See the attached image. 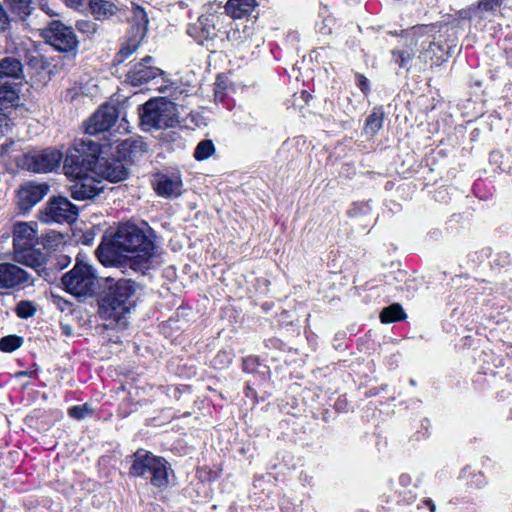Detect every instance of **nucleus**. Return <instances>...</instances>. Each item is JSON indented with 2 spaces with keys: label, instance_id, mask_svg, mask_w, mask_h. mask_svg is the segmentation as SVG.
Segmentation results:
<instances>
[{
  "label": "nucleus",
  "instance_id": "33",
  "mask_svg": "<svg viewBox=\"0 0 512 512\" xmlns=\"http://www.w3.org/2000/svg\"><path fill=\"white\" fill-rule=\"evenodd\" d=\"M15 313L19 318L28 319L35 315L36 307L31 301L22 300L17 303Z\"/></svg>",
  "mask_w": 512,
  "mask_h": 512
},
{
  "label": "nucleus",
  "instance_id": "36",
  "mask_svg": "<svg viewBox=\"0 0 512 512\" xmlns=\"http://www.w3.org/2000/svg\"><path fill=\"white\" fill-rule=\"evenodd\" d=\"M69 415L75 419H84L93 413V409L88 405H76L69 409Z\"/></svg>",
  "mask_w": 512,
  "mask_h": 512
},
{
  "label": "nucleus",
  "instance_id": "31",
  "mask_svg": "<svg viewBox=\"0 0 512 512\" xmlns=\"http://www.w3.org/2000/svg\"><path fill=\"white\" fill-rule=\"evenodd\" d=\"M23 344V338L17 335H7L0 340V350L5 353H11Z\"/></svg>",
  "mask_w": 512,
  "mask_h": 512
},
{
  "label": "nucleus",
  "instance_id": "18",
  "mask_svg": "<svg viewBox=\"0 0 512 512\" xmlns=\"http://www.w3.org/2000/svg\"><path fill=\"white\" fill-rule=\"evenodd\" d=\"M30 275L12 263H0V289H11L29 282Z\"/></svg>",
  "mask_w": 512,
  "mask_h": 512
},
{
  "label": "nucleus",
  "instance_id": "15",
  "mask_svg": "<svg viewBox=\"0 0 512 512\" xmlns=\"http://www.w3.org/2000/svg\"><path fill=\"white\" fill-rule=\"evenodd\" d=\"M152 61L151 56H146L140 62L133 65L127 73L128 82L133 86H140L162 76L164 72L151 65Z\"/></svg>",
  "mask_w": 512,
  "mask_h": 512
},
{
  "label": "nucleus",
  "instance_id": "16",
  "mask_svg": "<svg viewBox=\"0 0 512 512\" xmlns=\"http://www.w3.org/2000/svg\"><path fill=\"white\" fill-rule=\"evenodd\" d=\"M153 187L164 198H177L183 192V183L179 174L158 173L154 176Z\"/></svg>",
  "mask_w": 512,
  "mask_h": 512
},
{
  "label": "nucleus",
  "instance_id": "1",
  "mask_svg": "<svg viewBox=\"0 0 512 512\" xmlns=\"http://www.w3.org/2000/svg\"><path fill=\"white\" fill-rule=\"evenodd\" d=\"M131 254L129 265L135 271L148 270L156 258L152 232L127 222L120 224L110 238H103L96 250L99 261L105 266L121 264V257Z\"/></svg>",
  "mask_w": 512,
  "mask_h": 512
},
{
  "label": "nucleus",
  "instance_id": "22",
  "mask_svg": "<svg viewBox=\"0 0 512 512\" xmlns=\"http://www.w3.org/2000/svg\"><path fill=\"white\" fill-rule=\"evenodd\" d=\"M3 2L10 14L20 22H26L35 10L34 0H4Z\"/></svg>",
  "mask_w": 512,
  "mask_h": 512
},
{
  "label": "nucleus",
  "instance_id": "34",
  "mask_svg": "<svg viewBox=\"0 0 512 512\" xmlns=\"http://www.w3.org/2000/svg\"><path fill=\"white\" fill-rule=\"evenodd\" d=\"M38 8L49 17L60 15L59 5L54 0H36Z\"/></svg>",
  "mask_w": 512,
  "mask_h": 512
},
{
  "label": "nucleus",
  "instance_id": "8",
  "mask_svg": "<svg viewBox=\"0 0 512 512\" xmlns=\"http://www.w3.org/2000/svg\"><path fill=\"white\" fill-rule=\"evenodd\" d=\"M41 36L47 44L60 53L75 58L79 50V40L74 29L60 20L49 22L47 27L42 29Z\"/></svg>",
  "mask_w": 512,
  "mask_h": 512
},
{
  "label": "nucleus",
  "instance_id": "27",
  "mask_svg": "<svg viewBox=\"0 0 512 512\" xmlns=\"http://www.w3.org/2000/svg\"><path fill=\"white\" fill-rule=\"evenodd\" d=\"M90 9L98 20L108 19L118 11L117 6L107 0H90Z\"/></svg>",
  "mask_w": 512,
  "mask_h": 512
},
{
  "label": "nucleus",
  "instance_id": "14",
  "mask_svg": "<svg viewBox=\"0 0 512 512\" xmlns=\"http://www.w3.org/2000/svg\"><path fill=\"white\" fill-rule=\"evenodd\" d=\"M50 191V186L45 183L28 182L18 192V205L21 211L27 212L39 203Z\"/></svg>",
  "mask_w": 512,
  "mask_h": 512
},
{
  "label": "nucleus",
  "instance_id": "3",
  "mask_svg": "<svg viewBox=\"0 0 512 512\" xmlns=\"http://www.w3.org/2000/svg\"><path fill=\"white\" fill-rule=\"evenodd\" d=\"M108 291L99 301V314L103 319L120 323L134 307L136 284L130 279L107 277Z\"/></svg>",
  "mask_w": 512,
  "mask_h": 512
},
{
  "label": "nucleus",
  "instance_id": "11",
  "mask_svg": "<svg viewBox=\"0 0 512 512\" xmlns=\"http://www.w3.org/2000/svg\"><path fill=\"white\" fill-rule=\"evenodd\" d=\"M119 112L116 106L102 105L86 122L85 132L92 136L108 131L117 121Z\"/></svg>",
  "mask_w": 512,
  "mask_h": 512
},
{
  "label": "nucleus",
  "instance_id": "2",
  "mask_svg": "<svg viewBox=\"0 0 512 512\" xmlns=\"http://www.w3.org/2000/svg\"><path fill=\"white\" fill-rule=\"evenodd\" d=\"M455 34L448 24L418 25L409 32L412 44L421 47L419 59L431 67L447 61L455 47Z\"/></svg>",
  "mask_w": 512,
  "mask_h": 512
},
{
  "label": "nucleus",
  "instance_id": "43",
  "mask_svg": "<svg viewBox=\"0 0 512 512\" xmlns=\"http://www.w3.org/2000/svg\"><path fill=\"white\" fill-rule=\"evenodd\" d=\"M203 31L206 32L205 38L213 39L216 36V29L214 25L203 27Z\"/></svg>",
  "mask_w": 512,
  "mask_h": 512
},
{
  "label": "nucleus",
  "instance_id": "21",
  "mask_svg": "<svg viewBox=\"0 0 512 512\" xmlns=\"http://www.w3.org/2000/svg\"><path fill=\"white\" fill-rule=\"evenodd\" d=\"M0 84V111L6 113L19 105L21 84L15 82Z\"/></svg>",
  "mask_w": 512,
  "mask_h": 512
},
{
  "label": "nucleus",
  "instance_id": "50",
  "mask_svg": "<svg viewBox=\"0 0 512 512\" xmlns=\"http://www.w3.org/2000/svg\"><path fill=\"white\" fill-rule=\"evenodd\" d=\"M199 21H200V24H201V25H203V24H204V21H203V19H202V18H200V19H199Z\"/></svg>",
  "mask_w": 512,
  "mask_h": 512
},
{
  "label": "nucleus",
  "instance_id": "44",
  "mask_svg": "<svg viewBox=\"0 0 512 512\" xmlns=\"http://www.w3.org/2000/svg\"><path fill=\"white\" fill-rule=\"evenodd\" d=\"M424 503L429 508V510L431 512L436 511V505L434 504V502L431 499L428 498V499L424 500Z\"/></svg>",
  "mask_w": 512,
  "mask_h": 512
},
{
  "label": "nucleus",
  "instance_id": "5",
  "mask_svg": "<svg viewBox=\"0 0 512 512\" xmlns=\"http://www.w3.org/2000/svg\"><path fill=\"white\" fill-rule=\"evenodd\" d=\"M130 458V476L149 480L157 488H165L168 485V463L163 457L139 449Z\"/></svg>",
  "mask_w": 512,
  "mask_h": 512
},
{
  "label": "nucleus",
  "instance_id": "23",
  "mask_svg": "<svg viewBox=\"0 0 512 512\" xmlns=\"http://www.w3.org/2000/svg\"><path fill=\"white\" fill-rule=\"evenodd\" d=\"M256 6V0H228L225 11L231 18L241 19L250 15Z\"/></svg>",
  "mask_w": 512,
  "mask_h": 512
},
{
  "label": "nucleus",
  "instance_id": "12",
  "mask_svg": "<svg viewBox=\"0 0 512 512\" xmlns=\"http://www.w3.org/2000/svg\"><path fill=\"white\" fill-rule=\"evenodd\" d=\"M93 175L116 183L123 181L128 176V168L118 157L105 158L101 154L97 157Z\"/></svg>",
  "mask_w": 512,
  "mask_h": 512
},
{
  "label": "nucleus",
  "instance_id": "39",
  "mask_svg": "<svg viewBox=\"0 0 512 512\" xmlns=\"http://www.w3.org/2000/svg\"><path fill=\"white\" fill-rule=\"evenodd\" d=\"M504 0H480L478 8L483 11L493 12L497 7L501 6Z\"/></svg>",
  "mask_w": 512,
  "mask_h": 512
},
{
  "label": "nucleus",
  "instance_id": "42",
  "mask_svg": "<svg viewBox=\"0 0 512 512\" xmlns=\"http://www.w3.org/2000/svg\"><path fill=\"white\" fill-rule=\"evenodd\" d=\"M15 145L14 142L6 143L0 146V156H8L10 149Z\"/></svg>",
  "mask_w": 512,
  "mask_h": 512
},
{
  "label": "nucleus",
  "instance_id": "37",
  "mask_svg": "<svg viewBox=\"0 0 512 512\" xmlns=\"http://www.w3.org/2000/svg\"><path fill=\"white\" fill-rule=\"evenodd\" d=\"M75 26L79 32L87 35H93L97 31V24L90 20H78Z\"/></svg>",
  "mask_w": 512,
  "mask_h": 512
},
{
  "label": "nucleus",
  "instance_id": "28",
  "mask_svg": "<svg viewBox=\"0 0 512 512\" xmlns=\"http://www.w3.org/2000/svg\"><path fill=\"white\" fill-rule=\"evenodd\" d=\"M405 318L406 314L402 306L398 303L385 307L380 313V320L382 323H392Z\"/></svg>",
  "mask_w": 512,
  "mask_h": 512
},
{
  "label": "nucleus",
  "instance_id": "25",
  "mask_svg": "<svg viewBox=\"0 0 512 512\" xmlns=\"http://www.w3.org/2000/svg\"><path fill=\"white\" fill-rule=\"evenodd\" d=\"M15 258L18 262L34 268L40 275V268L46 261V256L39 250H35L34 247L28 248L27 251H19L15 253Z\"/></svg>",
  "mask_w": 512,
  "mask_h": 512
},
{
  "label": "nucleus",
  "instance_id": "24",
  "mask_svg": "<svg viewBox=\"0 0 512 512\" xmlns=\"http://www.w3.org/2000/svg\"><path fill=\"white\" fill-rule=\"evenodd\" d=\"M131 14H132L131 18H130L131 28H130L129 32L133 33L135 35H138V33L140 34V32L143 31V37L145 38L147 31H148V24H149V19H148L147 13L141 6H139L135 3H132Z\"/></svg>",
  "mask_w": 512,
  "mask_h": 512
},
{
  "label": "nucleus",
  "instance_id": "49",
  "mask_svg": "<svg viewBox=\"0 0 512 512\" xmlns=\"http://www.w3.org/2000/svg\"><path fill=\"white\" fill-rule=\"evenodd\" d=\"M406 477L402 476L401 477V481H404V482H407V479H405Z\"/></svg>",
  "mask_w": 512,
  "mask_h": 512
},
{
  "label": "nucleus",
  "instance_id": "20",
  "mask_svg": "<svg viewBox=\"0 0 512 512\" xmlns=\"http://www.w3.org/2000/svg\"><path fill=\"white\" fill-rule=\"evenodd\" d=\"M24 66L20 59L14 56H6L0 60V83H9V80H24Z\"/></svg>",
  "mask_w": 512,
  "mask_h": 512
},
{
  "label": "nucleus",
  "instance_id": "47",
  "mask_svg": "<svg viewBox=\"0 0 512 512\" xmlns=\"http://www.w3.org/2000/svg\"><path fill=\"white\" fill-rule=\"evenodd\" d=\"M33 372H27V371H20L15 374V377L20 378L24 376H30Z\"/></svg>",
  "mask_w": 512,
  "mask_h": 512
},
{
  "label": "nucleus",
  "instance_id": "19",
  "mask_svg": "<svg viewBox=\"0 0 512 512\" xmlns=\"http://www.w3.org/2000/svg\"><path fill=\"white\" fill-rule=\"evenodd\" d=\"M36 223L19 222L14 225V252L27 251L36 243Z\"/></svg>",
  "mask_w": 512,
  "mask_h": 512
},
{
  "label": "nucleus",
  "instance_id": "45",
  "mask_svg": "<svg viewBox=\"0 0 512 512\" xmlns=\"http://www.w3.org/2000/svg\"><path fill=\"white\" fill-rule=\"evenodd\" d=\"M256 363V360L253 359V358H247L246 360H244V369L248 370L249 367H251V365H254Z\"/></svg>",
  "mask_w": 512,
  "mask_h": 512
},
{
  "label": "nucleus",
  "instance_id": "17",
  "mask_svg": "<svg viewBox=\"0 0 512 512\" xmlns=\"http://www.w3.org/2000/svg\"><path fill=\"white\" fill-rule=\"evenodd\" d=\"M146 152L147 145L141 138H127L116 147L117 157L125 164L138 162Z\"/></svg>",
  "mask_w": 512,
  "mask_h": 512
},
{
  "label": "nucleus",
  "instance_id": "10",
  "mask_svg": "<svg viewBox=\"0 0 512 512\" xmlns=\"http://www.w3.org/2000/svg\"><path fill=\"white\" fill-rule=\"evenodd\" d=\"M42 218L45 222H73L78 216V208L72 204L66 197L55 196L50 198Z\"/></svg>",
  "mask_w": 512,
  "mask_h": 512
},
{
  "label": "nucleus",
  "instance_id": "46",
  "mask_svg": "<svg viewBox=\"0 0 512 512\" xmlns=\"http://www.w3.org/2000/svg\"><path fill=\"white\" fill-rule=\"evenodd\" d=\"M170 137L171 140L175 141L177 138H179V135L176 132H169L165 134V138Z\"/></svg>",
  "mask_w": 512,
  "mask_h": 512
},
{
  "label": "nucleus",
  "instance_id": "40",
  "mask_svg": "<svg viewBox=\"0 0 512 512\" xmlns=\"http://www.w3.org/2000/svg\"><path fill=\"white\" fill-rule=\"evenodd\" d=\"M357 85L360 90L367 95L370 91L369 89V80L362 74H356Z\"/></svg>",
  "mask_w": 512,
  "mask_h": 512
},
{
  "label": "nucleus",
  "instance_id": "38",
  "mask_svg": "<svg viewBox=\"0 0 512 512\" xmlns=\"http://www.w3.org/2000/svg\"><path fill=\"white\" fill-rule=\"evenodd\" d=\"M27 65L37 72L47 68V61L42 55H31L28 57Z\"/></svg>",
  "mask_w": 512,
  "mask_h": 512
},
{
  "label": "nucleus",
  "instance_id": "9",
  "mask_svg": "<svg viewBox=\"0 0 512 512\" xmlns=\"http://www.w3.org/2000/svg\"><path fill=\"white\" fill-rule=\"evenodd\" d=\"M63 160V153L54 148L30 150L15 157L19 168L36 173L52 172Z\"/></svg>",
  "mask_w": 512,
  "mask_h": 512
},
{
  "label": "nucleus",
  "instance_id": "7",
  "mask_svg": "<svg viewBox=\"0 0 512 512\" xmlns=\"http://www.w3.org/2000/svg\"><path fill=\"white\" fill-rule=\"evenodd\" d=\"M65 290L79 300H85L96 294L98 280L90 265L77 262L75 266L62 277Z\"/></svg>",
  "mask_w": 512,
  "mask_h": 512
},
{
  "label": "nucleus",
  "instance_id": "35",
  "mask_svg": "<svg viewBox=\"0 0 512 512\" xmlns=\"http://www.w3.org/2000/svg\"><path fill=\"white\" fill-rule=\"evenodd\" d=\"M392 56H393L394 62L400 68H404V67H406L407 63L413 58L414 53L407 51V50H402V51L393 50Z\"/></svg>",
  "mask_w": 512,
  "mask_h": 512
},
{
  "label": "nucleus",
  "instance_id": "13",
  "mask_svg": "<svg viewBox=\"0 0 512 512\" xmlns=\"http://www.w3.org/2000/svg\"><path fill=\"white\" fill-rule=\"evenodd\" d=\"M72 179L74 183L70 186V194L77 201L94 199L105 188L102 181L97 180L93 174Z\"/></svg>",
  "mask_w": 512,
  "mask_h": 512
},
{
  "label": "nucleus",
  "instance_id": "26",
  "mask_svg": "<svg viewBox=\"0 0 512 512\" xmlns=\"http://www.w3.org/2000/svg\"><path fill=\"white\" fill-rule=\"evenodd\" d=\"M143 39V31L140 32V34L138 33V35L129 32L126 43L116 54L114 62L116 64H121L122 62H124L128 57H130L134 52L137 51Z\"/></svg>",
  "mask_w": 512,
  "mask_h": 512
},
{
  "label": "nucleus",
  "instance_id": "41",
  "mask_svg": "<svg viewBox=\"0 0 512 512\" xmlns=\"http://www.w3.org/2000/svg\"><path fill=\"white\" fill-rule=\"evenodd\" d=\"M9 120L7 113H0V136L4 134V127L8 126Z\"/></svg>",
  "mask_w": 512,
  "mask_h": 512
},
{
  "label": "nucleus",
  "instance_id": "48",
  "mask_svg": "<svg viewBox=\"0 0 512 512\" xmlns=\"http://www.w3.org/2000/svg\"><path fill=\"white\" fill-rule=\"evenodd\" d=\"M406 477L402 476L401 477V481H404V482H407V479H405Z\"/></svg>",
  "mask_w": 512,
  "mask_h": 512
},
{
  "label": "nucleus",
  "instance_id": "30",
  "mask_svg": "<svg viewBox=\"0 0 512 512\" xmlns=\"http://www.w3.org/2000/svg\"><path fill=\"white\" fill-rule=\"evenodd\" d=\"M215 151L216 148L213 141L204 139L197 144L193 156L197 161H204L212 156Z\"/></svg>",
  "mask_w": 512,
  "mask_h": 512
},
{
  "label": "nucleus",
  "instance_id": "32",
  "mask_svg": "<svg viewBox=\"0 0 512 512\" xmlns=\"http://www.w3.org/2000/svg\"><path fill=\"white\" fill-rule=\"evenodd\" d=\"M14 19L4 2H0V35L10 33L12 30V23Z\"/></svg>",
  "mask_w": 512,
  "mask_h": 512
},
{
  "label": "nucleus",
  "instance_id": "6",
  "mask_svg": "<svg viewBox=\"0 0 512 512\" xmlns=\"http://www.w3.org/2000/svg\"><path fill=\"white\" fill-rule=\"evenodd\" d=\"M143 130L168 129L179 125L177 105L165 98L151 99L139 108Z\"/></svg>",
  "mask_w": 512,
  "mask_h": 512
},
{
  "label": "nucleus",
  "instance_id": "4",
  "mask_svg": "<svg viewBox=\"0 0 512 512\" xmlns=\"http://www.w3.org/2000/svg\"><path fill=\"white\" fill-rule=\"evenodd\" d=\"M101 145L89 137L77 139L67 150L63 163V171L69 178L92 175Z\"/></svg>",
  "mask_w": 512,
  "mask_h": 512
},
{
  "label": "nucleus",
  "instance_id": "29",
  "mask_svg": "<svg viewBox=\"0 0 512 512\" xmlns=\"http://www.w3.org/2000/svg\"><path fill=\"white\" fill-rule=\"evenodd\" d=\"M383 120V111L375 108L366 119L365 131L371 135L376 134L382 128Z\"/></svg>",
  "mask_w": 512,
  "mask_h": 512
}]
</instances>
